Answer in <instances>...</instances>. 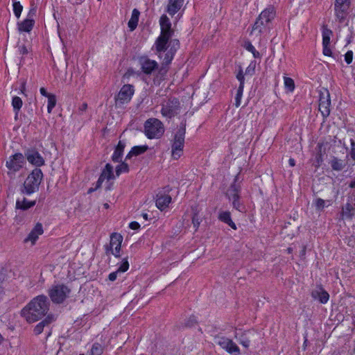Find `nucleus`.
<instances>
[{
    "mask_svg": "<svg viewBox=\"0 0 355 355\" xmlns=\"http://www.w3.org/2000/svg\"><path fill=\"white\" fill-rule=\"evenodd\" d=\"M49 306L50 302L46 295H38L21 309V315L28 323L37 322L46 315Z\"/></svg>",
    "mask_w": 355,
    "mask_h": 355,
    "instance_id": "obj_1",
    "label": "nucleus"
},
{
    "mask_svg": "<svg viewBox=\"0 0 355 355\" xmlns=\"http://www.w3.org/2000/svg\"><path fill=\"white\" fill-rule=\"evenodd\" d=\"M170 38L159 35L155 42L156 53L160 59L163 60L162 64L166 66L171 62L180 46L179 40H171L169 41Z\"/></svg>",
    "mask_w": 355,
    "mask_h": 355,
    "instance_id": "obj_2",
    "label": "nucleus"
},
{
    "mask_svg": "<svg viewBox=\"0 0 355 355\" xmlns=\"http://www.w3.org/2000/svg\"><path fill=\"white\" fill-rule=\"evenodd\" d=\"M186 120H183L180 123V127L175 134L174 141L172 144V157L174 159H179L182 155L186 133Z\"/></svg>",
    "mask_w": 355,
    "mask_h": 355,
    "instance_id": "obj_3",
    "label": "nucleus"
},
{
    "mask_svg": "<svg viewBox=\"0 0 355 355\" xmlns=\"http://www.w3.org/2000/svg\"><path fill=\"white\" fill-rule=\"evenodd\" d=\"M42 178L43 173L41 169L36 168L33 170L24 181L22 193L30 195L37 191Z\"/></svg>",
    "mask_w": 355,
    "mask_h": 355,
    "instance_id": "obj_4",
    "label": "nucleus"
},
{
    "mask_svg": "<svg viewBox=\"0 0 355 355\" xmlns=\"http://www.w3.org/2000/svg\"><path fill=\"white\" fill-rule=\"evenodd\" d=\"M144 132L148 139L160 138L164 132V124L156 118H150L144 123Z\"/></svg>",
    "mask_w": 355,
    "mask_h": 355,
    "instance_id": "obj_5",
    "label": "nucleus"
},
{
    "mask_svg": "<svg viewBox=\"0 0 355 355\" xmlns=\"http://www.w3.org/2000/svg\"><path fill=\"white\" fill-rule=\"evenodd\" d=\"M71 293V289L64 284H55L49 290V295L53 303H62Z\"/></svg>",
    "mask_w": 355,
    "mask_h": 355,
    "instance_id": "obj_6",
    "label": "nucleus"
},
{
    "mask_svg": "<svg viewBox=\"0 0 355 355\" xmlns=\"http://www.w3.org/2000/svg\"><path fill=\"white\" fill-rule=\"evenodd\" d=\"M236 182V178L227 189L226 195L228 199L232 201L233 207L241 212H243L245 211V206L239 200L241 187Z\"/></svg>",
    "mask_w": 355,
    "mask_h": 355,
    "instance_id": "obj_7",
    "label": "nucleus"
},
{
    "mask_svg": "<svg viewBox=\"0 0 355 355\" xmlns=\"http://www.w3.org/2000/svg\"><path fill=\"white\" fill-rule=\"evenodd\" d=\"M122 241L121 234L116 232L112 233L110 243L104 245L105 254L107 256L113 254L116 257H119Z\"/></svg>",
    "mask_w": 355,
    "mask_h": 355,
    "instance_id": "obj_8",
    "label": "nucleus"
},
{
    "mask_svg": "<svg viewBox=\"0 0 355 355\" xmlns=\"http://www.w3.org/2000/svg\"><path fill=\"white\" fill-rule=\"evenodd\" d=\"M180 109L179 100L176 98H170L162 103L161 113L164 117L171 119L179 113Z\"/></svg>",
    "mask_w": 355,
    "mask_h": 355,
    "instance_id": "obj_9",
    "label": "nucleus"
},
{
    "mask_svg": "<svg viewBox=\"0 0 355 355\" xmlns=\"http://www.w3.org/2000/svg\"><path fill=\"white\" fill-rule=\"evenodd\" d=\"M214 342L230 354H240L239 347L232 339L218 336L215 337Z\"/></svg>",
    "mask_w": 355,
    "mask_h": 355,
    "instance_id": "obj_10",
    "label": "nucleus"
},
{
    "mask_svg": "<svg viewBox=\"0 0 355 355\" xmlns=\"http://www.w3.org/2000/svg\"><path fill=\"white\" fill-rule=\"evenodd\" d=\"M331 98L328 90L320 92L319 98V111L324 118H327L331 112Z\"/></svg>",
    "mask_w": 355,
    "mask_h": 355,
    "instance_id": "obj_11",
    "label": "nucleus"
},
{
    "mask_svg": "<svg viewBox=\"0 0 355 355\" xmlns=\"http://www.w3.org/2000/svg\"><path fill=\"white\" fill-rule=\"evenodd\" d=\"M350 6L349 0H335L334 11L337 19L343 22L347 17Z\"/></svg>",
    "mask_w": 355,
    "mask_h": 355,
    "instance_id": "obj_12",
    "label": "nucleus"
},
{
    "mask_svg": "<svg viewBox=\"0 0 355 355\" xmlns=\"http://www.w3.org/2000/svg\"><path fill=\"white\" fill-rule=\"evenodd\" d=\"M135 92L134 87L132 85H124L120 89L117 96L116 97V104L123 105L128 103Z\"/></svg>",
    "mask_w": 355,
    "mask_h": 355,
    "instance_id": "obj_13",
    "label": "nucleus"
},
{
    "mask_svg": "<svg viewBox=\"0 0 355 355\" xmlns=\"http://www.w3.org/2000/svg\"><path fill=\"white\" fill-rule=\"evenodd\" d=\"M139 63L142 72L146 75H150L154 71L158 69L157 62L147 56L139 58Z\"/></svg>",
    "mask_w": 355,
    "mask_h": 355,
    "instance_id": "obj_14",
    "label": "nucleus"
},
{
    "mask_svg": "<svg viewBox=\"0 0 355 355\" xmlns=\"http://www.w3.org/2000/svg\"><path fill=\"white\" fill-rule=\"evenodd\" d=\"M25 156L31 164L40 167L44 164V159L42 155L34 149H29L25 153Z\"/></svg>",
    "mask_w": 355,
    "mask_h": 355,
    "instance_id": "obj_15",
    "label": "nucleus"
},
{
    "mask_svg": "<svg viewBox=\"0 0 355 355\" xmlns=\"http://www.w3.org/2000/svg\"><path fill=\"white\" fill-rule=\"evenodd\" d=\"M24 160V157L21 153H16L7 161L6 166L10 170L17 171L21 168Z\"/></svg>",
    "mask_w": 355,
    "mask_h": 355,
    "instance_id": "obj_16",
    "label": "nucleus"
},
{
    "mask_svg": "<svg viewBox=\"0 0 355 355\" xmlns=\"http://www.w3.org/2000/svg\"><path fill=\"white\" fill-rule=\"evenodd\" d=\"M161 27L160 35L171 37L173 35V30L171 28V23L166 15H162L159 19Z\"/></svg>",
    "mask_w": 355,
    "mask_h": 355,
    "instance_id": "obj_17",
    "label": "nucleus"
},
{
    "mask_svg": "<svg viewBox=\"0 0 355 355\" xmlns=\"http://www.w3.org/2000/svg\"><path fill=\"white\" fill-rule=\"evenodd\" d=\"M270 28V24L266 22L264 20H262L259 17H258L252 26V30L251 31V34H255L256 35H259L263 33H266Z\"/></svg>",
    "mask_w": 355,
    "mask_h": 355,
    "instance_id": "obj_18",
    "label": "nucleus"
},
{
    "mask_svg": "<svg viewBox=\"0 0 355 355\" xmlns=\"http://www.w3.org/2000/svg\"><path fill=\"white\" fill-rule=\"evenodd\" d=\"M311 296L313 298L318 300L322 304H326L329 298V293L320 286L311 292Z\"/></svg>",
    "mask_w": 355,
    "mask_h": 355,
    "instance_id": "obj_19",
    "label": "nucleus"
},
{
    "mask_svg": "<svg viewBox=\"0 0 355 355\" xmlns=\"http://www.w3.org/2000/svg\"><path fill=\"white\" fill-rule=\"evenodd\" d=\"M171 202V197L169 195L162 193L157 194L156 206L159 209L163 210L166 209Z\"/></svg>",
    "mask_w": 355,
    "mask_h": 355,
    "instance_id": "obj_20",
    "label": "nucleus"
},
{
    "mask_svg": "<svg viewBox=\"0 0 355 355\" xmlns=\"http://www.w3.org/2000/svg\"><path fill=\"white\" fill-rule=\"evenodd\" d=\"M44 232L42 225L40 223H37L34 228L29 233L28 237L25 239V241H31L33 244L35 243L40 235H42Z\"/></svg>",
    "mask_w": 355,
    "mask_h": 355,
    "instance_id": "obj_21",
    "label": "nucleus"
},
{
    "mask_svg": "<svg viewBox=\"0 0 355 355\" xmlns=\"http://www.w3.org/2000/svg\"><path fill=\"white\" fill-rule=\"evenodd\" d=\"M55 320L53 315H48L42 321L39 322L34 328V334L35 335L40 334L45 327H49L51 322Z\"/></svg>",
    "mask_w": 355,
    "mask_h": 355,
    "instance_id": "obj_22",
    "label": "nucleus"
},
{
    "mask_svg": "<svg viewBox=\"0 0 355 355\" xmlns=\"http://www.w3.org/2000/svg\"><path fill=\"white\" fill-rule=\"evenodd\" d=\"M254 336V333L251 331H246L243 332L239 337L237 334L235 338L238 339L239 343L245 348H248L250 344L251 339Z\"/></svg>",
    "mask_w": 355,
    "mask_h": 355,
    "instance_id": "obj_23",
    "label": "nucleus"
},
{
    "mask_svg": "<svg viewBox=\"0 0 355 355\" xmlns=\"http://www.w3.org/2000/svg\"><path fill=\"white\" fill-rule=\"evenodd\" d=\"M184 0H168L166 12L173 16L181 9Z\"/></svg>",
    "mask_w": 355,
    "mask_h": 355,
    "instance_id": "obj_24",
    "label": "nucleus"
},
{
    "mask_svg": "<svg viewBox=\"0 0 355 355\" xmlns=\"http://www.w3.org/2000/svg\"><path fill=\"white\" fill-rule=\"evenodd\" d=\"M125 147V142L120 140L115 148L114 153L112 156V160L114 162H121L124 148Z\"/></svg>",
    "mask_w": 355,
    "mask_h": 355,
    "instance_id": "obj_25",
    "label": "nucleus"
},
{
    "mask_svg": "<svg viewBox=\"0 0 355 355\" xmlns=\"http://www.w3.org/2000/svg\"><path fill=\"white\" fill-rule=\"evenodd\" d=\"M275 11L273 7L266 8L261 12L259 16L261 19L264 20L269 24H271V21L275 18Z\"/></svg>",
    "mask_w": 355,
    "mask_h": 355,
    "instance_id": "obj_26",
    "label": "nucleus"
},
{
    "mask_svg": "<svg viewBox=\"0 0 355 355\" xmlns=\"http://www.w3.org/2000/svg\"><path fill=\"white\" fill-rule=\"evenodd\" d=\"M128 268H129V263L128 261L127 258H125L123 259V262L121 264V266L118 268V269L115 272H111L109 275V276H108L109 280H110L111 282H114V280H116V279L117 277V274L119 272H126L128 270Z\"/></svg>",
    "mask_w": 355,
    "mask_h": 355,
    "instance_id": "obj_27",
    "label": "nucleus"
},
{
    "mask_svg": "<svg viewBox=\"0 0 355 355\" xmlns=\"http://www.w3.org/2000/svg\"><path fill=\"white\" fill-rule=\"evenodd\" d=\"M148 147V146H136L132 148L130 151L126 155L125 159H129L133 156H137L139 155H141L144 153L147 150Z\"/></svg>",
    "mask_w": 355,
    "mask_h": 355,
    "instance_id": "obj_28",
    "label": "nucleus"
},
{
    "mask_svg": "<svg viewBox=\"0 0 355 355\" xmlns=\"http://www.w3.org/2000/svg\"><path fill=\"white\" fill-rule=\"evenodd\" d=\"M34 24L35 21L33 19H26L18 24L19 31L28 33L33 29Z\"/></svg>",
    "mask_w": 355,
    "mask_h": 355,
    "instance_id": "obj_29",
    "label": "nucleus"
},
{
    "mask_svg": "<svg viewBox=\"0 0 355 355\" xmlns=\"http://www.w3.org/2000/svg\"><path fill=\"white\" fill-rule=\"evenodd\" d=\"M35 200L29 201L26 198H23L22 200L18 199L16 202V208L21 210H27L35 205Z\"/></svg>",
    "mask_w": 355,
    "mask_h": 355,
    "instance_id": "obj_30",
    "label": "nucleus"
},
{
    "mask_svg": "<svg viewBox=\"0 0 355 355\" xmlns=\"http://www.w3.org/2000/svg\"><path fill=\"white\" fill-rule=\"evenodd\" d=\"M218 219L227 223L228 225H230L232 229L236 230V226L235 223L232 221L231 218V214L230 211H221L219 214Z\"/></svg>",
    "mask_w": 355,
    "mask_h": 355,
    "instance_id": "obj_31",
    "label": "nucleus"
},
{
    "mask_svg": "<svg viewBox=\"0 0 355 355\" xmlns=\"http://www.w3.org/2000/svg\"><path fill=\"white\" fill-rule=\"evenodd\" d=\"M139 15L140 12L137 9H133L131 18L128 21V27L130 28V31H134L137 28Z\"/></svg>",
    "mask_w": 355,
    "mask_h": 355,
    "instance_id": "obj_32",
    "label": "nucleus"
},
{
    "mask_svg": "<svg viewBox=\"0 0 355 355\" xmlns=\"http://www.w3.org/2000/svg\"><path fill=\"white\" fill-rule=\"evenodd\" d=\"M101 179L110 180L114 178L113 173V167L110 164H107L102 171V173L100 175Z\"/></svg>",
    "mask_w": 355,
    "mask_h": 355,
    "instance_id": "obj_33",
    "label": "nucleus"
},
{
    "mask_svg": "<svg viewBox=\"0 0 355 355\" xmlns=\"http://www.w3.org/2000/svg\"><path fill=\"white\" fill-rule=\"evenodd\" d=\"M333 35L331 30L327 26H322V45H330L331 36Z\"/></svg>",
    "mask_w": 355,
    "mask_h": 355,
    "instance_id": "obj_34",
    "label": "nucleus"
},
{
    "mask_svg": "<svg viewBox=\"0 0 355 355\" xmlns=\"http://www.w3.org/2000/svg\"><path fill=\"white\" fill-rule=\"evenodd\" d=\"M331 166L333 170L340 171L345 168V164L343 160L334 157L331 161Z\"/></svg>",
    "mask_w": 355,
    "mask_h": 355,
    "instance_id": "obj_35",
    "label": "nucleus"
},
{
    "mask_svg": "<svg viewBox=\"0 0 355 355\" xmlns=\"http://www.w3.org/2000/svg\"><path fill=\"white\" fill-rule=\"evenodd\" d=\"M354 209H355L354 207L350 203H347L343 208V216L348 219H352L354 216Z\"/></svg>",
    "mask_w": 355,
    "mask_h": 355,
    "instance_id": "obj_36",
    "label": "nucleus"
},
{
    "mask_svg": "<svg viewBox=\"0 0 355 355\" xmlns=\"http://www.w3.org/2000/svg\"><path fill=\"white\" fill-rule=\"evenodd\" d=\"M244 48L249 52H251L254 58H261V54L256 50L254 46L249 41L245 42Z\"/></svg>",
    "mask_w": 355,
    "mask_h": 355,
    "instance_id": "obj_37",
    "label": "nucleus"
},
{
    "mask_svg": "<svg viewBox=\"0 0 355 355\" xmlns=\"http://www.w3.org/2000/svg\"><path fill=\"white\" fill-rule=\"evenodd\" d=\"M23 105L22 100L19 96H14L12 100V105L16 114L20 110Z\"/></svg>",
    "mask_w": 355,
    "mask_h": 355,
    "instance_id": "obj_38",
    "label": "nucleus"
},
{
    "mask_svg": "<svg viewBox=\"0 0 355 355\" xmlns=\"http://www.w3.org/2000/svg\"><path fill=\"white\" fill-rule=\"evenodd\" d=\"M284 83L285 88L288 90V92H293V90L295 89V83L291 78L284 76Z\"/></svg>",
    "mask_w": 355,
    "mask_h": 355,
    "instance_id": "obj_39",
    "label": "nucleus"
},
{
    "mask_svg": "<svg viewBox=\"0 0 355 355\" xmlns=\"http://www.w3.org/2000/svg\"><path fill=\"white\" fill-rule=\"evenodd\" d=\"M244 87L243 85H239L237 89L236 97H235V106L236 107H239L241 105V101L243 96Z\"/></svg>",
    "mask_w": 355,
    "mask_h": 355,
    "instance_id": "obj_40",
    "label": "nucleus"
},
{
    "mask_svg": "<svg viewBox=\"0 0 355 355\" xmlns=\"http://www.w3.org/2000/svg\"><path fill=\"white\" fill-rule=\"evenodd\" d=\"M128 171L129 166L125 162H122L116 167V174L117 176H119L122 173H128Z\"/></svg>",
    "mask_w": 355,
    "mask_h": 355,
    "instance_id": "obj_41",
    "label": "nucleus"
},
{
    "mask_svg": "<svg viewBox=\"0 0 355 355\" xmlns=\"http://www.w3.org/2000/svg\"><path fill=\"white\" fill-rule=\"evenodd\" d=\"M56 105V97L54 94L49 95L48 97V105H47V111L49 113H51L53 108Z\"/></svg>",
    "mask_w": 355,
    "mask_h": 355,
    "instance_id": "obj_42",
    "label": "nucleus"
},
{
    "mask_svg": "<svg viewBox=\"0 0 355 355\" xmlns=\"http://www.w3.org/2000/svg\"><path fill=\"white\" fill-rule=\"evenodd\" d=\"M103 353V347L101 344L95 343L91 349V355H101Z\"/></svg>",
    "mask_w": 355,
    "mask_h": 355,
    "instance_id": "obj_43",
    "label": "nucleus"
},
{
    "mask_svg": "<svg viewBox=\"0 0 355 355\" xmlns=\"http://www.w3.org/2000/svg\"><path fill=\"white\" fill-rule=\"evenodd\" d=\"M23 10V6L21 5L20 2L15 1L13 3V11L15 15L19 18L21 15V11Z\"/></svg>",
    "mask_w": 355,
    "mask_h": 355,
    "instance_id": "obj_44",
    "label": "nucleus"
},
{
    "mask_svg": "<svg viewBox=\"0 0 355 355\" xmlns=\"http://www.w3.org/2000/svg\"><path fill=\"white\" fill-rule=\"evenodd\" d=\"M314 204L317 209L322 210L325 207V200L322 198H316Z\"/></svg>",
    "mask_w": 355,
    "mask_h": 355,
    "instance_id": "obj_45",
    "label": "nucleus"
},
{
    "mask_svg": "<svg viewBox=\"0 0 355 355\" xmlns=\"http://www.w3.org/2000/svg\"><path fill=\"white\" fill-rule=\"evenodd\" d=\"M236 78H237V80L240 83L239 85H243L244 86L245 78H244V74H243V69H242V68L241 67H239V72H238V73L236 75Z\"/></svg>",
    "mask_w": 355,
    "mask_h": 355,
    "instance_id": "obj_46",
    "label": "nucleus"
},
{
    "mask_svg": "<svg viewBox=\"0 0 355 355\" xmlns=\"http://www.w3.org/2000/svg\"><path fill=\"white\" fill-rule=\"evenodd\" d=\"M192 223L195 227V230L196 231L200 224V218L196 213L194 214L192 217Z\"/></svg>",
    "mask_w": 355,
    "mask_h": 355,
    "instance_id": "obj_47",
    "label": "nucleus"
},
{
    "mask_svg": "<svg viewBox=\"0 0 355 355\" xmlns=\"http://www.w3.org/2000/svg\"><path fill=\"white\" fill-rule=\"evenodd\" d=\"M353 60V52L352 51H348L345 55V60L347 64L352 63Z\"/></svg>",
    "mask_w": 355,
    "mask_h": 355,
    "instance_id": "obj_48",
    "label": "nucleus"
},
{
    "mask_svg": "<svg viewBox=\"0 0 355 355\" xmlns=\"http://www.w3.org/2000/svg\"><path fill=\"white\" fill-rule=\"evenodd\" d=\"M323 46V54L326 56H331L332 54L331 50L329 45H322Z\"/></svg>",
    "mask_w": 355,
    "mask_h": 355,
    "instance_id": "obj_49",
    "label": "nucleus"
},
{
    "mask_svg": "<svg viewBox=\"0 0 355 355\" xmlns=\"http://www.w3.org/2000/svg\"><path fill=\"white\" fill-rule=\"evenodd\" d=\"M18 51L21 55H26L28 53V49L25 45H21L18 47Z\"/></svg>",
    "mask_w": 355,
    "mask_h": 355,
    "instance_id": "obj_50",
    "label": "nucleus"
},
{
    "mask_svg": "<svg viewBox=\"0 0 355 355\" xmlns=\"http://www.w3.org/2000/svg\"><path fill=\"white\" fill-rule=\"evenodd\" d=\"M197 322L195 317H191L189 320L185 323L187 327H192Z\"/></svg>",
    "mask_w": 355,
    "mask_h": 355,
    "instance_id": "obj_51",
    "label": "nucleus"
},
{
    "mask_svg": "<svg viewBox=\"0 0 355 355\" xmlns=\"http://www.w3.org/2000/svg\"><path fill=\"white\" fill-rule=\"evenodd\" d=\"M255 65L252 66L250 64L245 70V74L252 75L254 73Z\"/></svg>",
    "mask_w": 355,
    "mask_h": 355,
    "instance_id": "obj_52",
    "label": "nucleus"
},
{
    "mask_svg": "<svg viewBox=\"0 0 355 355\" xmlns=\"http://www.w3.org/2000/svg\"><path fill=\"white\" fill-rule=\"evenodd\" d=\"M129 227L132 230H137L139 229L140 225L139 224V223H137L136 221H133L129 224Z\"/></svg>",
    "mask_w": 355,
    "mask_h": 355,
    "instance_id": "obj_53",
    "label": "nucleus"
},
{
    "mask_svg": "<svg viewBox=\"0 0 355 355\" xmlns=\"http://www.w3.org/2000/svg\"><path fill=\"white\" fill-rule=\"evenodd\" d=\"M35 14H36V8H31L28 12L26 19H33V17L35 15Z\"/></svg>",
    "mask_w": 355,
    "mask_h": 355,
    "instance_id": "obj_54",
    "label": "nucleus"
},
{
    "mask_svg": "<svg viewBox=\"0 0 355 355\" xmlns=\"http://www.w3.org/2000/svg\"><path fill=\"white\" fill-rule=\"evenodd\" d=\"M40 94L44 96H46V97H49V95H51L52 94H49L46 92V90L45 89V88L44 87H41L40 89Z\"/></svg>",
    "mask_w": 355,
    "mask_h": 355,
    "instance_id": "obj_55",
    "label": "nucleus"
},
{
    "mask_svg": "<svg viewBox=\"0 0 355 355\" xmlns=\"http://www.w3.org/2000/svg\"><path fill=\"white\" fill-rule=\"evenodd\" d=\"M349 155H350V157L352 158V159L355 162V148L350 150Z\"/></svg>",
    "mask_w": 355,
    "mask_h": 355,
    "instance_id": "obj_56",
    "label": "nucleus"
},
{
    "mask_svg": "<svg viewBox=\"0 0 355 355\" xmlns=\"http://www.w3.org/2000/svg\"><path fill=\"white\" fill-rule=\"evenodd\" d=\"M103 181H104V180L101 179V177L100 176L96 182V188H99L101 186Z\"/></svg>",
    "mask_w": 355,
    "mask_h": 355,
    "instance_id": "obj_57",
    "label": "nucleus"
},
{
    "mask_svg": "<svg viewBox=\"0 0 355 355\" xmlns=\"http://www.w3.org/2000/svg\"><path fill=\"white\" fill-rule=\"evenodd\" d=\"M355 149V141L353 139H350V150Z\"/></svg>",
    "mask_w": 355,
    "mask_h": 355,
    "instance_id": "obj_58",
    "label": "nucleus"
},
{
    "mask_svg": "<svg viewBox=\"0 0 355 355\" xmlns=\"http://www.w3.org/2000/svg\"><path fill=\"white\" fill-rule=\"evenodd\" d=\"M288 162H289V165L291 166H294L295 165V159H293V158H290L289 160H288Z\"/></svg>",
    "mask_w": 355,
    "mask_h": 355,
    "instance_id": "obj_59",
    "label": "nucleus"
},
{
    "mask_svg": "<svg viewBox=\"0 0 355 355\" xmlns=\"http://www.w3.org/2000/svg\"><path fill=\"white\" fill-rule=\"evenodd\" d=\"M142 217H143L145 220H148V214H146V213H144V214H142Z\"/></svg>",
    "mask_w": 355,
    "mask_h": 355,
    "instance_id": "obj_60",
    "label": "nucleus"
},
{
    "mask_svg": "<svg viewBox=\"0 0 355 355\" xmlns=\"http://www.w3.org/2000/svg\"><path fill=\"white\" fill-rule=\"evenodd\" d=\"M350 188H355V181H352L349 184Z\"/></svg>",
    "mask_w": 355,
    "mask_h": 355,
    "instance_id": "obj_61",
    "label": "nucleus"
},
{
    "mask_svg": "<svg viewBox=\"0 0 355 355\" xmlns=\"http://www.w3.org/2000/svg\"><path fill=\"white\" fill-rule=\"evenodd\" d=\"M2 295H3V288L0 286V300L1 299Z\"/></svg>",
    "mask_w": 355,
    "mask_h": 355,
    "instance_id": "obj_62",
    "label": "nucleus"
},
{
    "mask_svg": "<svg viewBox=\"0 0 355 355\" xmlns=\"http://www.w3.org/2000/svg\"><path fill=\"white\" fill-rule=\"evenodd\" d=\"M24 89H25V84H24V83H23V84H22L21 89V93H24Z\"/></svg>",
    "mask_w": 355,
    "mask_h": 355,
    "instance_id": "obj_63",
    "label": "nucleus"
},
{
    "mask_svg": "<svg viewBox=\"0 0 355 355\" xmlns=\"http://www.w3.org/2000/svg\"><path fill=\"white\" fill-rule=\"evenodd\" d=\"M288 251L290 253L292 251L291 248H288Z\"/></svg>",
    "mask_w": 355,
    "mask_h": 355,
    "instance_id": "obj_64",
    "label": "nucleus"
}]
</instances>
